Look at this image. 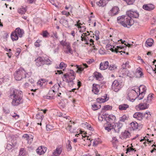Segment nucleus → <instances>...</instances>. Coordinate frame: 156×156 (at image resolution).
Listing matches in <instances>:
<instances>
[{
  "mask_svg": "<svg viewBox=\"0 0 156 156\" xmlns=\"http://www.w3.org/2000/svg\"><path fill=\"white\" fill-rule=\"evenodd\" d=\"M10 97L12 99L11 104L13 106H17L23 103V95L22 91L16 89H12L11 90Z\"/></svg>",
  "mask_w": 156,
  "mask_h": 156,
  "instance_id": "1",
  "label": "nucleus"
},
{
  "mask_svg": "<svg viewBox=\"0 0 156 156\" xmlns=\"http://www.w3.org/2000/svg\"><path fill=\"white\" fill-rule=\"evenodd\" d=\"M117 21L124 27L129 28L134 23V21L128 15L122 16L117 17Z\"/></svg>",
  "mask_w": 156,
  "mask_h": 156,
  "instance_id": "2",
  "label": "nucleus"
},
{
  "mask_svg": "<svg viewBox=\"0 0 156 156\" xmlns=\"http://www.w3.org/2000/svg\"><path fill=\"white\" fill-rule=\"evenodd\" d=\"M69 73L64 74L62 78L64 81L67 83H70L71 85H73L74 84L73 80L75 79V75L73 70L71 69Z\"/></svg>",
  "mask_w": 156,
  "mask_h": 156,
  "instance_id": "3",
  "label": "nucleus"
},
{
  "mask_svg": "<svg viewBox=\"0 0 156 156\" xmlns=\"http://www.w3.org/2000/svg\"><path fill=\"white\" fill-rule=\"evenodd\" d=\"M27 73L24 69L20 68L15 71L14 73V77L16 80H20L26 77Z\"/></svg>",
  "mask_w": 156,
  "mask_h": 156,
  "instance_id": "4",
  "label": "nucleus"
},
{
  "mask_svg": "<svg viewBox=\"0 0 156 156\" xmlns=\"http://www.w3.org/2000/svg\"><path fill=\"white\" fill-rule=\"evenodd\" d=\"M123 86V83L121 80L118 79L115 80L112 85V89L115 92L118 91Z\"/></svg>",
  "mask_w": 156,
  "mask_h": 156,
  "instance_id": "5",
  "label": "nucleus"
},
{
  "mask_svg": "<svg viewBox=\"0 0 156 156\" xmlns=\"http://www.w3.org/2000/svg\"><path fill=\"white\" fill-rule=\"evenodd\" d=\"M137 93L134 89L129 90L127 96V98L130 101L133 102L136 99Z\"/></svg>",
  "mask_w": 156,
  "mask_h": 156,
  "instance_id": "6",
  "label": "nucleus"
},
{
  "mask_svg": "<svg viewBox=\"0 0 156 156\" xmlns=\"http://www.w3.org/2000/svg\"><path fill=\"white\" fill-rule=\"evenodd\" d=\"M126 14L130 18H137L139 16L138 12L137 11H133L132 10L128 11L126 12Z\"/></svg>",
  "mask_w": 156,
  "mask_h": 156,
  "instance_id": "7",
  "label": "nucleus"
},
{
  "mask_svg": "<svg viewBox=\"0 0 156 156\" xmlns=\"http://www.w3.org/2000/svg\"><path fill=\"white\" fill-rule=\"evenodd\" d=\"M55 91L51 89L50 90L48 95L44 96V98L47 99H54Z\"/></svg>",
  "mask_w": 156,
  "mask_h": 156,
  "instance_id": "8",
  "label": "nucleus"
},
{
  "mask_svg": "<svg viewBox=\"0 0 156 156\" xmlns=\"http://www.w3.org/2000/svg\"><path fill=\"white\" fill-rule=\"evenodd\" d=\"M155 7L154 5L151 3L145 4L143 6L144 9L149 11L153 10Z\"/></svg>",
  "mask_w": 156,
  "mask_h": 156,
  "instance_id": "9",
  "label": "nucleus"
},
{
  "mask_svg": "<svg viewBox=\"0 0 156 156\" xmlns=\"http://www.w3.org/2000/svg\"><path fill=\"white\" fill-rule=\"evenodd\" d=\"M44 58L39 57L35 60V64L36 66L39 67L44 65Z\"/></svg>",
  "mask_w": 156,
  "mask_h": 156,
  "instance_id": "10",
  "label": "nucleus"
},
{
  "mask_svg": "<svg viewBox=\"0 0 156 156\" xmlns=\"http://www.w3.org/2000/svg\"><path fill=\"white\" fill-rule=\"evenodd\" d=\"M119 11V8L115 6L109 11L108 14L110 16H113L118 14Z\"/></svg>",
  "mask_w": 156,
  "mask_h": 156,
  "instance_id": "11",
  "label": "nucleus"
},
{
  "mask_svg": "<svg viewBox=\"0 0 156 156\" xmlns=\"http://www.w3.org/2000/svg\"><path fill=\"white\" fill-rule=\"evenodd\" d=\"M108 61H106L100 63L99 69L101 70H105L108 68Z\"/></svg>",
  "mask_w": 156,
  "mask_h": 156,
  "instance_id": "12",
  "label": "nucleus"
},
{
  "mask_svg": "<svg viewBox=\"0 0 156 156\" xmlns=\"http://www.w3.org/2000/svg\"><path fill=\"white\" fill-rule=\"evenodd\" d=\"M147 103H148V102L144 99L143 103H140L139 105L140 109V110H144L147 108L148 107L149 104H147Z\"/></svg>",
  "mask_w": 156,
  "mask_h": 156,
  "instance_id": "13",
  "label": "nucleus"
},
{
  "mask_svg": "<svg viewBox=\"0 0 156 156\" xmlns=\"http://www.w3.org/2000/svg\"><path fill=\"white\" fill-rule=\"evenodd\" d=\"M36 151L37 154L39 155L43 154L46 151V148L44 147L41 146L39 147L36 149Z\"/></svg>",
  "mask_w": 156,
  "mask_h": 156,
  "instance_id": "14",
  "label": "nucleus"
},
{
  "mask_svg": "<svg viewBox=\"0 0 156 156\" xmlns=\"http://www.w3.org/2000/svg\"><path fill=\"white\" fill-rule=\"evenodd\" d=\"M143 113L140 112H136L133 115V117L134 118L137 119L139 120H141L143 117Z\"/></svg>",
  "mask_w": 156,
  "mask_h": 156,
  "instance_id": "15",
  "label": "nucleus"
},
{
  "mask_svg": "<svg viewBox=\"0 0 156 156\" xmlns=\"http://www.w3.org/2000/svg\"><path fill=\"white\" fill-rule=\"evenodd\" d=\"M14 31L19 36V37H21L24 34V31L22 29H21L19 27L16 28L15 30Z\"/></svg>",
  "mask_w": 156,
  "mask_h": 156,
  "instance_id": "16",
  "label": "nucleus"
},
{
  "mask_svg": "<svg viewBox=\"0 0 156 156\" xmlns=\"http://www.w3.org/2000/svg\"><path fill=\"white\" fill-rule=\"evenodd\" d=\"M142 69L140 67L138 68L135 72V75L138 77H143V73L142 72Z\"/></svg>",
  "mask_w": 156,
  "mask_h": 156,
  "instance_id": "17",
  "label": "nucleus"
},
{
  "mask_svg": "<svg viewBox=\"0 0 156 156\" xmlns=\"http://www.w3.org/2000/svg\"><path fill=\"white\" fill-rule=\"evenodd\" d=\"M70 66H74L76 68V69H77L76 73H81L82 72L84 68L81 66L78 65H75L74 64L72 63Z\"/></svg>",
  "mask_w": 156,
  "mask_h": 156,
  "instance_id": "18",
  "label": "nucleus"
},
{
  "mask_svg": "<svg viewBox=\"0 0 156 156\" xmlns=\"http://www.w3.org/2000/svg\"><path fill=\"white\" fill-rule=\"evenodd\" d=\"M131 136L130 133L127 130H125L124 132H122V133L121 139H126L129 138Z\"/></svg>",
  "mask_w": 156,
  "mask_h": 156,
  "instance_id": "19",
  "label": "nucleus"
},
{
  "mask_svg": "<svg viewBox=\"0 0 156 156\" xmlns=\"http://www.w3.org/2000/svg\"><path fill=\"white\" fill-rule=\"evenodd\" d=\"M129 108V106L127 104H122L119 105V111H122L127 110Z\"/></svg>",
  "mask_w": 156,
  "mask_h": 156,
  "instance_id": "20",
  "label": "nucleus"
},
{
  "mask_svg": "<svg viewBox=\"0 0 156 156\" xmlns=\"http://www.w3.org/2000/svg\"><path fill=\"white\" fill-rule=\"evenodd\" d=\"M63 50L64 52L66 54L70 53L71 55H72L73 54V51L71 48L70 45L67 47H64L63 48Z\"/></svg>",
  "mask_w": 156,
  "mask_h": 156,
  "instance_id": "21",
  "label": "nucleus"
},
{
  "mask_svg": "<svg viewBox=\"0 0 156 156\" xmlns=\"http://www.w3.org/2000/svg\"><path fill=\"white\" fill-rule=\"evenodd\" d=\"M23 137L26 139L28 143L31 144L32 143L33 140V137L31 135L29 136L27 134H24L23 135Z\"/></svg>",
  "mask_w": 156,
  "mask_h": 156,
  "instance_id": "22",
  "label": "nucleus"
},
{
  "mask_svg": "<svg viewBox=\"0 0 156 156\" xmlns=\"http://www.w3.org/2000/svg\"><path fill=\"white\" fill-rule=\"evenodd\" d=\"M62 151V149L60 147H57L53 152V154L55 156H59Z\"/></svg>",
  "mask_w": 156,
  "mask_h": 156,
  "instance_id": "23",
  "label": "nucleus"
},
{
  "mask_svg": "<svg viewBox=\"0 0 156 156\" xmlns=\"http://www.w3.org/2000/svg\"><path fill=\"white\" fill-rule=\"evenodd\" d=\"M99 86L98 84H94L93 85L92 91L95 94H98L99 92L98 87Z\"/></svg>",
  "mask_w": 156,
  "mask_h": 156,
  "instance_id": "24",
  "label": "nucleus"
},
{
  "mask_svg": "<svg viewBox=\"0 0 156 156\" xmlns=\"http://www.w3.org/2000/svg\"><path fill=\"white\" fill-rule=\"evenodd\" d=\"M19 36L14 31L12 32L11 35V38L12 41H16L18 40Z\"/></svg>",
  "mask_w": 156,
  "mask_h": 156,
  "instance_id": "25",
  "label": "nucleus"
},
{
  "mask_svg": "<svg viewBox=\"0 0 156 156\" xmlns=\"http://www.w3.org/2000/svg\"><path fill=\"white\" fill-rule=\"evenodd\" d=\"M106 98L105 99H103L101 98H97L96 100L97 102L100 104V103H103L107 101L108 99V98L107 97V95L105 94Z\"/></svg>",
  "mask_w": 156,
  "mask_h": 156,
  "instance_id": "26",
  "label": "nucleus"
},
{
  "mask_svg": "<svg viewBox=\"0 0 156 156\" xmlns=\"http://www.w3.org/2000/svg\"><path fill=\"white\" fill-rule=\"evenodd\" d=\"M154 42L153 40L151 38L148 39L146 42L145 46L147 47L148 46L151 47L152 46Z\"/></svg>",
  "mask_w": 156,
  "mask_h": 156,
  "instance_id": "27",
  "label": "nucleus"
},
{
  "mask_svg": "<svg viewBox=\"0 0 156 156\" xmlns=\"http://www.w3.org/2000/svg\"><path fill=\"white\" fill-rule=\"evenodd\" d=\"M124 47L122 46H117V48H115V49H114L113 48H111V50L112 52H115L116 53H117L118 52H122V51H119V50L121 49L122 48H123Z\"/></svg>",
  "mask_w": 156,
  "mask_h": 156,
  "instance_id": "28",
  "label": "nucleus"
},
{
  "mask_svg": "<svg viewBox=\"0 0 156 156\" xmlns=\"http://www.w3.org/2000/svg\"><path fill=\"white\" fill-rule=\"evenodd\" d=\"M130 124L131 128L133 130H135L137 129L138 125L137 122H133L131 123Z\"/></svg>",
  "mask_w": 156,
  "mask_h": 156,
  "instance_id": "29",
  "label": "nucleus"
},
{
  "mask_svg": "<svg viewBox=\"0 0 156 156\" xmlns=\"http://www.w3.org/2000/svg\"><path fill=\"white\" fill-rule=\"evenodd\" d=\"M96 3L99 6L104 7L106 5L105 0H100L99 2H97Z\"/></svg>",
  "mask_w": 156,
  "mask_h": 156,
  "instance_id": "30",
  "label": "nucleus"
},
{
  "mask_svg": "<svg viewBox=\"0 0 156 156\" xmlns=\"http://www.w3.org/2000/svg\"><path fill=\"white\" fill-rule=\"evenodd\" d=\"M95 77L96 80H99L103 78L102 75L101 73L98 72L95 73Z\"/></svg>",
  "mask_w": 156,
  "mask_h": 156,
  "instance_id": "31",
  "label": "nucleus"
},
{
  "mask_svg": "<svg viewBox=\"0 0 156 156\" xmlns=\"http://www.w3.org/2000/svg\"><path fill=\"white\" fill-rule=\"evenodd\" d=\"M101 106L100 104L98 105L97 104H94L92 105V109L93 110L95 111L100 108Z\"/></svg>",
  "mask_w": 156,
  "mask_h": 156,
  "instance_id": "32",
  "label": "nucleus"
},
{
  "mask_svg": "<svg viewBox=\"0 0 156 156\" xmlns=\"http://www.w3.org/2000/svg\"><path fill=\"white\" fill-rule=\"evenodd\" d=\"M51 44V46L52 48L53 49L54 53L58 52L59 48L58 46L55 44L54 45L52 44Z\"/></svg>",
  "mask_w": 156,
  "mask_h": 156,
  "instance_id": "33",
  "label": "nucleus"
},
{
  "mask_svg": "<svg viewBox=\"0 0 156 156\" xmlns=\"http://www.w3.org/2000/svg\"><path fill=\"white\" fill-rule=\"evenodd\" d=\"M129 118L128 115H123L122 117H120L119 120L121 122H124L126 120H127Z\"/></svg>",
  "mask_w": 156,
  "mask_h": 156,
  "instance_id": "34",
  "label": "nucleus"
},
{
  "mask_svg": "<svg viewBox=\"0 0 156 156\" xmlns=\"http://www.w3.org/2000/svg\"><path fill=\"white\" fill-rule=\"evenodd\" d=\"M139 88H140V89L141 88L142 89V91H141V94H145L147 90V88L146 87L143 85H141L140 86V87L137 88L138 90Z\"/></svg>",
  "mask_w": 156,
  "mask_h": 156,
  "instance_id": "35",
  "label": "nucleus"
},
{
  "mask_svg": "<svg viewBox=\"0 0 156 156\" xmlns=\"http://www.w3.org/2000/svg\"><path fill=\"white\" fill-rule=\"evenodd\" d=\"M139 94L138 96H136V98H137L138 100H140L142 99L144 97V95L145 94H141L140 92V88H139Z\"/></svg>",
  "mask_w": 156,
  "mask_h": 156,
  "instance_id": "36",
  "label": "nucleus"
},
{
  "mask_svg": "<svg viewBox=\"0 0 156 156\" xmlns=\"http://www.w3.org/2000/svg\"><path fill=\"white\" fill-rule=\"evenodd\" d=\"M67 66V65L65 64L63 62H62L60 63L59 65V67H57V68L62 69L63 68H65Z\"/></svg>",
  "mask_w": 156,
  "mask_h": 156,
  "instance_id": "37",
  "label": "nucleus"
},
{
  "mask_svg": "<svg viewBox=\"0 0 156 156\" xmlns=\"http://www.w3.org/2000/svg\"><path fill=\"white\" fill-rule=\"evenodd\" d=\"M122 67L123 69H127V68H130V66L129 65V62L127 61L126 62L125 64H123L122 65Z\"/></svg>",
  "mask_w": 156,
  "mask_h": 156,
  "instance_id": "38",
  "label": "nucleus"
},
{
  "mask_svg": "<svg viewBox=\"0 0 156 156\" xmlns=\"http://www.w3.org/2000/svg\"><path fill=\"white\" fill-rule=\"evenodd\" d=\"M115 117L113 115H110L107 118V120H108L109 121H111L115 120Z\"/></svg>",
  "mask_w": 156,
  "mask_h": 156,
  "instance_id": "39",
  "label": "nucleus"
},
{
  "mask_svg": "<svg viewBox=\"0 0 156 156\" xmlns=\"http://www.w3.org/2000/svg\"><path fill=\"white\" fill-rule=\"evenodd\" d=\"M26 10L25 8H20L18 10V12L21 14H24Z\"/></svg>",
  "mask_w": 156,
  "mask_h": 156,
  "instance_id": "40",
  "label": "nucleus"
},
{
  "mask_svg": "<svg viewBox=\"0 0 156 156\" xmlns=\"http://www.w3.org/2000/svg\"><path fill=\"white\" fill-rule=\"evenodd\" d=\"M15 143L14 145L13 143H12V144H7L6 147V149H8L9 150H11L12 149V147L15 146Z\"/></svg>",
  "mask_w": 156,
  "mask_h": 156,
  "instance_id": "41",
  "label": "nucleus"
},
{
  "mask_svg": "<svg viewBox=\"0 0 156 156\" xmlns=\"http://www.w3.org/2000/svg\"><path fill=\"white\" fill-rule=\"evenodd\" d=\"M71 141L69 140H68L66 143V147L68 150H70L72 149V147L70 144Z\"/></svg>",
  "mask_w": 156,
  "mask_h": 156,
  "instance_id": "42",
  "label": "nucleus"
},
{
  "mask_svg": "<svg viewBox=\"0 0 156 156\" xmlns=\"http://www.w3.org/2000/svg\"><path fill=\"white\" fill-rule=\"evenodd\" d=\"M36 118L37 119H40L41 121L43 118L42 114L41 113L37 114L36 115Z\"/></svg>",
  "mask_w": 156,
  "mask_h": 156,
  "instance_id": "43",
  "label": "nucleus"
},
{
  "mask_svg": "<svg viewBox=\"0 0 156 156\" xmlns=\"http://www.w3.org/2000/svg\"><path fill=\"white\" fill-rule=\"evenodd\" d=\"M41 35L44 37H47L49 34L47 30H44L42 31Z\"/></svg>",
  "mask_w": 156,
  "mask_h": 156,
  "instance_id": "44",
  "label": "nucleus"
},
{
  "mask_svg": "<svg viewBox=\"0 0 156 156\" xmlns=\"http://www.w3.org/2000/svg\"><path fill=\"white\" fill-rule=\"evenodd\" d=\"M153 97V94H149L147 96V99H145V100H147V101L148 102V103H150L151 100V99Z\"/></svg>",
  "mask_w": 156,
  "mask_h": 156,
  "instance_id": "45",
  "label": "nucleus"
},
{
  "mask_svg": "<svg viewBox=\"0 0 156 156\" xmlns=\"http://www.w3.org/2000/svg\"><path fill=\"white\" fill-rule=\"evenodd\" d=\"M113 128V126H111V124H108L107 126L105 127V129L106 130L108 131V132L110 131Z\"/></svg>",
  "mask_w": 156,
  "mask_h": 156,
  "instance_id": "46",
  "label": "nucleus"
},
{
  "mask_svg": "<svg viewBox=\"0 0 156 156\" xmlns=\"http://www.w3.org/2000/svg\"><path fill=\"white\" fill-rule=\"evenodd\" d=\"M54 127L51 125L48 124L46 126V129L48 131H50L53 129Z\"/></svg>",
  "mask_w": 156,
  "mask_h": 156,
  "instance_id": "47",
  "label": "nucleus"
},
{
  "mask_svg": "<svg viewBox=\"0 0 156 156\" xmlns=\"http://www.w3.org/2000/svg\"><path fill=\"white\" fill-rule=\"evenodd\" d=\"M44 64L50 65L51 64V61L48 58L45 59L44 58Z\"/></svg>",
  "mask_w": 156,
  "mask_h": 156,
  "instance_id": "48",
  "label": "nucleus"
},
{
  "mask_svg": "<svg viewBox=\"0 0 156 156\" xmlns=\"http://www.w3.org/2000/svg\"><path fill=\"white\" fill-rule=\"evenodd\" d=\"M69 122L70 123V124L71 123L72 124V123H73V124H74V122H72V121H69ZM71 127H72V126L70 125V123H69L68 125V126L66 128V129L67 130H69L70 132H71Z\"/></svg>",
  "mask_w": 156,
  "mask_h": 156,
  "instance_id": "49",
  "label": "nucleus"
},
{
  "mask_svg": "<svg viewBox=\"0 0 156 156\" xmlns=\"http://www.w3.org/2000/svg\"><path fill=\"white\" fill-rule=\"evenodd\" d=\"M117 67L115 65H111L109 67V69L110 70H114L116 69Z\"/></svg>",
  "mask_w": 156,
  "mask_h": 156,
  "instance_id": "50",
  "label": "nucleus"
},
{
  "mask_svg": "<svg viewBox=\"0 0 156 156\" xmlns=\"http://www.w3.org/2000/svg\"><path fill=\"white\" fill-rule=\"evenodd\" d=\"M112 106L109 105H105L104 106V109L105 110H110L112 109Z\"/></svg>",
  "mask_w": 156,
  "mask_h": 156,
  "instance_id": "51",
  "label": "nucleus"
},
{
  "mask_svg": "<svg viewBox=\"0 0 156 156\" xmlns=\"http://www.w3.org/2000/svg\"><path fill=\"white\" fill-rule=\"evenodd\" d=\"M24 149L21 148L19 154L20 156H23L25 155V153H24Z\"/></svg>",
  "mask_w": 156,
  "mask_h": 156,
  "instance_id": "52",
  "label": "nucleus"
},
{
  "mask_svg": "<svg viewBox=\"0 0 156 156\" xmlns=\"http://www.w3.org/2000/svg\"><path fill=\"white\" fill-rule=\"evenodd\" d=\"M58 86L60 87V86L59 84H56L54 85L52 89H54H54H58L59 88Z\"/></svg>",
  "mask_w": 156,
  "mask_h": 156,
  "instance_id": "53",
  "label": "nucleus"
},
{
  "mask_svg": "<svg viewBox=\"0 0 156 156\" xmlns=\"http://www.w3.org/2000/svg\"><path fill=\"white\" fill-rule=\"evenodd\" d=\"M108 115V114H106V113H103L102 114H101V115H102V117H103L104 118V119L105 120H107V116Z\"/></svg>",
  "mask_w": 156,
  "mask_h": 156,
  "instance_id": "54",
  "label": "nucleus"
},
{
  "mask_svg": "<svg viewBox=\"0 0 156 156\" xmlns=\"http://www.w3.org/2000/svg\"><path fill=\"white\" fill-rule=\"evenodd\" d=\"M135 148H133V147H129L127 149L126 151L127 152L126 153H127L128 152H130V151L134 150L135 151H136V150H135Z\"/></svg>",
  "mask_w": 156,
  "mask_h": 156,
  "instance_id": "55",
  "label": "nucleus"
},
{
  "mask_svg": "<svg viewBox=\"0 0 156 156\" xmlns=\"http://www.w3.org/2000/svg\"><path fill=\"white\" fill-rule=\"evenodd\" d=\"M115 125L117 127L118 126V127L120 129L121 128L122 126V124L120 123L119 122L116 123L115 124Z\"/></svg>",
  "mask_w": 156,
  "mask_h": 156,
  "instance_id": "56",
  "label": "nucleus"
},
{
  "mask_svg": "<svg viewBox=\"0 0 156 156\" xmlns=\"http://www.w3.org/2000/svg\"><path fill=\"white\" fill-rule=\"evenodd\" d=\"M113 128L115 132L119 133V132L120 129L118 128V126L117 127L115 125V127H113Z\"/></svg>",
  "mask_w": 156,
  "mask_h": 156,
  "instance_id": "57",
  "label": "nucleus"
},
{
  "mask_svg": "<svg viewBox=\"0 0 156 156\" xmlns=\"http://www.w3.org/2000/svg\"><path fill=\"white\" fill-rule=\"evenodd\" d=\"M3 111L6 114L9 113L10 112L9 109L7 108H3Z\"/></svg>",
  "mask_w": 156,
  "mask_h": 156,
  "instance_id": "58",
  "label": "nucleus"
},
{
  "mask_svg": "<svg viewBox=\"0 0 156 156\" xmlns=\"http://www.w3.org/2000/svg\"><path fill=\"white\" fill-rule=\"evenodd\" d=\"M151 115V114H150V112L149 111H147L145 113H143V117H147V116H146L147 115Z\"/></svg>",
  "mask_w": 156,
  "mask_h": 156,
  "instance_id": "59",
  "label": "nucleus"
},
{
  "mask_svg": "<svg viewBox=\"0 0 156 156\" xmlns=\"http://www.w3.org/2000/svg\"><path fill=\"white\" fill-rule=\"evenodd\" d=\"M62 14L66 15V16H68L69 14H70L69 12H67L65 10H63L62 11Z\"/></svg>",
  "mask_w": 156,
  "mask_h": 156,
  "instance_id": "60",
  "label": "nucleus"
},
{
  "mask_svg": "<svg viewBox=\"0 0 156 156\" xmlns=\"http://www.w3.org/2000/svg\"><path fill=\"white\" fill-rule=\"evenodd\" d=\"M98 119L99 121L101 122L103 121V119H104L103 117H102V115H101V114H100L98 117Z\"/></svg>",
  "mask_w": 156,
  "mask_h": 156,
  "instance_id": "61",
  "label": "nucleus"
},
{
  "mask_svg": "<svg viewBox=\"0 0 156 156\" xmlns=\"http://www.w3.org/2000/svg\"><path fill=\"white\" fill-rule=\"evenodd\" d=\"M39 40H37L35 43L34 45L36 47H38L40 46V44H39Z\"/></svg>",
  "mask_w": 156,
  "mask_h": 156,
  "instance_id": "62",
  "label": "nucleus"
},
{
  "mask_svg": "<svg viewBox=\"0 0 156 156\" xmlns=\"http://www.w3.org/2000/svg\"><path fill=\"white\" fill-rule=\"evenodd\" d=\"M70 45V44L68 42H65V43L64 45L63 46L64 48V47H67L69 46Z\"/></svg>",
  "mask_w": 156,
  "mask_h": 156,
  "instance_id": "63",
  "label": "nucleus"
},
{
  "mask_svg": "<svg viewBox=\"0 0 156 156\" xmlns=\"http://www.w3.org/2000/svg\"><path fill=\"white\" fill-rule=\"evenodd\" d=\"M94 61V60L93 59H90L89 60L87 61V62L89 64H90L92 63Z\"/></svg>",
  "mask_w": 156,
  "mask_h": 156,
  "instance_id": "64",
  "label": "nucleus"
}]
</instances>
